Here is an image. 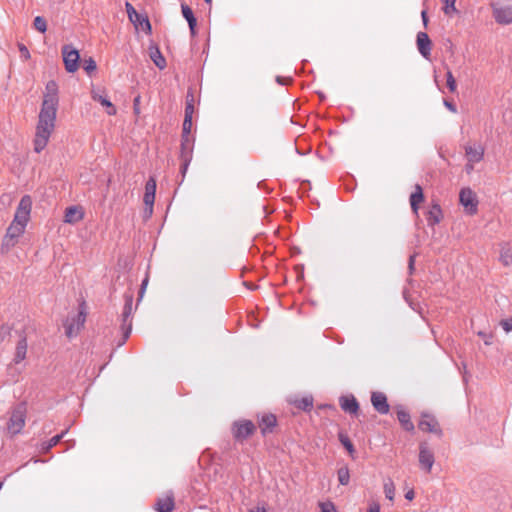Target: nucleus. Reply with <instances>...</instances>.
I'll return each instance as SVG.
<instances>
[{
	"instance_id": "62",
	"label": "nucleus",
	"mask_w": 512,
	"mask_h": 512,
	"mask_svg": "<svg viewBox=\"0 0 512 512\" xmlns=\"http://www.w3.org/2000/svg\"><path fill=\"white\" fill-rule=\"evenodd\" d=\"M367 512H380V505L377 503L370 505Z\"/></svg>"
},
{
	"instance_id": "53",
	"label": "nucleus",
	"mask_w": 512,
	"mask_h": 512,
	"mask_svg": "<svg viewBox=\"0 0 512 512\" xmlns=\"http://www.w3.org/2000/svg\"><path fill=\"white\" fill-rule=\"evenodd\" d=\"M478 336H480L481 338H483V340H484V344H485V345H487V346H488V345H491V343H492V341H491V339H492V335H491V334H488V333H486V332H484V331H479V332H478Z\"/></svg>"
},
{
	"instance_id": "43",
	"label": "nucleus",
	"mask_w": 512,
	"mask_h": 512,
	"mask_svg": "<svg viewBox=\"0 0 512 512\" xmlns=\"http://www.w3.org/2000/svg\"><path fill=\"white\" fill-rule=\"evenodd\" d=\"M446 83H447V87L450 92L453 93L456 91V88H457L456 80L450 70H447V73H446Z\"/></svg>"
},
{
	"instance_id": "42",
	"label": "nucleus",
	"mask_w": 512,
	"mask_h": 512,
	"mask_svg": "<svg viewBox=\"0 0 512 512\" xmlns=\"http://www.w3.org/2000/svg\"><path fill=\"white\" fill-rule=\"evenodd\" d=\"M444 4L443 6V12L446 15H450L451 13L457 12V9L455 7L456 0H441Z\"/></svg>"
},
{
	"instance_id": "35",
	"label": "nucleus",
	"mask_w": 512,
	"mask_h": 512,
	"mask_svg": "<svg viewBox=\"0 0 512 512\" xmlns=\"http://www.w3.org/2000/svg\"><path fill=\"white\" fill-rule=\"evenodd\" d=\"M499 260L504 266L512 264V251L506 245L501 248Z\"/></svg>"
},
{
	"instance_id": "38",
	"label": "nucleus",
	"mask_w": 512,
	"mask_h": 512,
	"mask_svg": "<svg viewBox=\"0 0 512 512\" xmlns=\"http://www.w3.org/2000/svg\"><path fill=\"white\" fill-rule=\"evenodd\" d=\"M17 243V240L14 238H10V236L6 235L4 236L2 243H1V252L7 253L11 248H13Z\"/></svg>"
},
{
	"instance_id": "37",
	"label": "nucleus",
	"mask_w": 512,
	"mask_h": 512,
	"mask_svg": "<svg viewBox=\"0 0 512 512\" xmlns=\"http://www.w3.org/2000/svg\"><path fill=\"white\" fill-rule=\"evenodd\" d=\"M383 489H384L385 497L388 500L393 501L394 496H395V486L391 479H388L387 481H385Z\"/></svg>"
},
{
	"instance_id": "10",
	"label": "nucleus",
	"mask_w": 512,
	"mask_h": 512,
	"mask_svg": "<svg viewBox=\"0 0 512 512\" xmlns=\"http://www.w3.org/2000/svg\"><path fill=\"white\" fill-rule=\"evenodd\" d=\"M434 462V453L428 448V444L426 442H421L419 444L420 467L429 473L431 472Z\"/></svg>"
},
{
	"instance_id": "2",
	"label": "nucleus",
	"mask_w": 512,
	"mask_h": 512,
	"mask_svg": "<svg viewBox=\"0 0 512 512\" xmlns=\"http://www.w3.org/2000/svg\"><path fill=\"white\" fill-rule=\"evenodd\" d=\"M27 405L25 401L19 402L13 407L11 416L7 422V430L13 437L21 433L26 421Z\"/></svg>"
},
{
	"instance_id": "28",
	"label": "nucleus",
	"mask_w": 512,
	"mask_h": 512,
	"mask_svg": "<svg viewBox=\"0 0 512 512\" xmlns=\"http://www.w3.org/2000/svg\"><path fill=\"white\" fill-rule=\"evenodd\" d=\"M424 200V194L422 187L420 185H416L415 191L410 195V205L411 209L414 212H417L419 204Z\"/></svg>"
},
{
	"instance_id": "14",
	"label": "nucleus",
	"mask_w": 512,
	"mask_h": 512,
	"mask_svg": "<svg viewBox=\"0 0 512 512\" xmlns=\"http://www.w3.org/2000/svg\"><path fill=\"white\" fill-rule=\"evenodd\" d=\"M397 419L402 426V428L410 433H413L415 431V426L413 422L411 421V417L409 412L404 408L403 405H397L395 407Z\"/></svg>"
},
{
	"instance_id": "15",
	"label": "nucleus",
	"mask_w": 512,
	"mask_h": 512,
	"mask_svg": "<svg viewBox=\"0 0 512 512\" xmlns=\"http://www.w3.org/2000/svg\"><path fill=\"white\" fill-rule=\"evenodd\" d=\"M175 507L174 495L170 491L163 498H158L154 504V508L157 512H172Z\"/></svg>"
},
{
	"instance_id": "34",
	"label": "nucleus",
	"mask_w": 512,
	"mask_h": 512,
	"mask_svg": "<svg viewBox=\"0 0 512 512\" xmlns=\"http://www.w3.org/2000/svg\"><path fill=\"white\" fill-rule=\"evenodd\" d=\"M86 313L84 309H80L76 315H74L71 319H69L70 323H74V327L76 331H79L85 323Z\"/></svg>"
},
{
	"instance_id": "18",
	"label": "nucleus",
	"mask_w": 512,
	"mask_h": 512,
	"mask_svg": "<svg viewBox=\"0 0 512 512\" xmlns=\"http://www.w3.org/2000/svg\"><path fill=\"white\" fill-rule=\"evenodd\" d=\"M276 425L277 418L274 414H264L259 420V427L263 436L272 433Z\"/></svg>"
},
{
	"instance_id": "8",
	"label": "nucleus",
	"mask_w": 512,
	"mask_h": 512,
	"mask_svg": "<svg viewBox=\"0 0 512 512\" xmlns=\"http://www.w3.org/2000/svg\"><path fill=\"white\" fill-rule=\"evenodd\" d=\"M418 427L422 431L436 434L439 438L443 436V430L438 420L428 412L421 413V420L418 423Z\"/></svg>"
},
{
	"instance_id": "6",
	"label": "nucleus",
	"mask_w": 512,
	"mask_h": 512,
	"mask_svg": "<svg viewBox=\"0 0 512 512\" xmlns=\"http://www.w3.org/2000/svg\"><path fill=\"white\" fill-rule=\"evenodd\" d=\"M32 201L29 195H24L16 208L14 218L12 222L23 225L25 228L28 224L30 213H31Z\"/></svg>"
},
{
	"instance_id": "4",
	"label": "nucleus",
	"mask_w": 512,
	"mask_h": 512,
	"mask_svg": "<svg viewBox=\"0 0 512 512\" xmlns=\"http://www.w3.org/2000/svg\"><path fill=\"white\" fill-rule=\"evenodd\" d=\"M256 431V426L251 420H236L231 425V433L236 442L242 443Z\"/></svg>"
},
{
	"instance_id": "41",
	"label": "nucleus",
	"mask_w": 512,
	"mask_h": 512,
	"mask_svg": "<svg viewBox=\"0 0 512 512\" xmlns=\"http://www.w3.org/2000/svg\"><path fill=\"white\" fill-rule=\"evenodd\" d=\"M192 128V119L184 118L182 124V134L181 138L190 139L189 135Z\"/></svg>"
},
{
	"instance_id": "58",
	"label": "nucleus",
	"mask_w": 512,
	"mask_h": 512,
	"mask_svg": "<svg viewBox=\"0 0 512 512\" xmlns=\"http://www.w3.org/2000/svg\"><path fill=\"white\" fill-rule=\"evenodd\" d=\"M296 271H297V281L303 280L304 279V265H297Z\"/></svg>"
},
{
	"instance_id": "7",
	"label": "nucleus",
	"mask_w": 512,
	"mask_h": 512,
	"mask_svg": "<svg viewBox=\"0 0 512 512\" xmlns=\"http://www.w3.org/2000/svg\"><path fill=\"white\" fill-rule=\"evenodd\" d=\"M459 202L463 206L465 212L469 215H474L478 211V199L474 191L465 187L459 192Z\"/></svg>"
},
{
	"instance_id": "63",
	"label": "nucleus",
	"mask_w": 512,
	"mask_h": 512,
	"mask_svg": "<svg viewBox=\"0 0 512 512\" xmlns=\"http://www.w3.org/2000/svg\"><path fill=\"white\" fill-rule=\"evenodd\" d=\"M289 81V78H286V77H283V76H277L276 77V82L280 85H286L287 82Z\"/></svg>"
},
{
	"instance_id": "33",
	"label": "nucleus",
	"mask_w": 512,
	"mask_h": 512,
	"mask_svg": "<svg viewBox=\"0 0 512 512\" xmlns=\"http://www.w3.org/2000/svg\"><path fill=\"white\" fill-rule=\"evenodd\" d=\"M46 93L44 94L45 99H55L59 100L58 98V85L54 80H50L46 84Z\"/></svg>"
},
{
	"instance_id": "60",
	"label": "nucleus",
	"mask_w": 512,
	"mask_h": 512,
	"mask_svg": "<svg viewBox=\"0 0 512 512\" xmlns=\"http://www.w3.org/2000/svg\"><path fill=\"white\" fill-rule=\"evenodd\" d=\"M405 499L408 500V501H412L414 498H415V492L413 489H409L405 495H404Z\"/></svg>"
},
{
	"instance_id": "51",
	"label": "nucleus",
	"mask_w": 512,
	"mask_h": 512,
	"mask_svg": "<svg viewBox=\"0 0 512 512\" xmlns=\"http://www.w3.org/2000/svg\"><path fill=\"white\" fill-rule=\"evenodd\" d=\"M19 52L21 57L25 60L30 58V52L28 48L23 43H18Z\"/></svg>"
},
{
	"instance_id": "20",
	"label": "nucleus",
	"mask_w": 512,
	"mask_h": 512,
	"mask_svg": "<svg viewBox=\"0 0 512 512\" xmlns=\"http://www.w3.org/2000/svg\"><path fill=\"white\" fill-rule=\"evenodd\" d=\"M27 338L25 335H21L15 349L13 361L15 364L21 363L26 358L27 354Z\"/></svg>"
},
{
	"instance_id": "21",
	"label": "nucleus",
	"mask_w": 512,
	"mask_h": 512,
	"mask_svg": "<svg viewBox=\"0 0 512 512\" xmlns=\"http://www.w3.org/2000/svg\"><path fill=\"white\" fill-rule=\"evenodd\" d=\"M157 183L156 179L152 176L149 177L145 184V192L143 197L144 204H151V202H155Z\"/></svg>"
},
{
	"instance_id": "26",
	"label": "nucleus",
	"mask_w": 512,
	"mask_h": 512,
	"mask_svg": "<svg viewBox=\"0 0 512 512\" xmlns=\"http://www.w3.org/2000/svg\"><path fill=\"white\" fill-rule=\"evenodd\" d=\"M93 99L106 108V113L108 115L112 116L117 113L116 107L106 95L93 94Z\"/></svg>"
},
{
	"instance_id": "50",
	"label": "nucleus",
	"mask_w": 512,
	"mask_h": 512,
	"mask_svg": "<svg viewBox=\"0 0 512 512\" xmlns=\"http://www.w3.org/2000/svg\"><path fill=\"white\" fill-rule=\"evenodd\" d=\"M191 161L192 160H189V156H185V160H181L180 172H181L183 178L186 175V172L188 170V167H189Z\"/></svg>"
},
{
	"instance_id": "39",
	"label": "nucleus",
	"mask_w": 512,
	"mask_h": 512,
	"mask_svg": "<svg viewBox=\"0 0 512 512\" xmlns=\"http://www.w3.org/2000/svg\"><path fill=\"white\" fill-rule=\"evenodd\" d=\"M34 28L40 33H45L47 31V23L44 17L36 16L33 21Z\"/></svg>"
},
{
	"instance_id": "5",
	"label": "nucleus",
	"mask_w": 512,
	"mask_h": 512,
	"mask_svg": "<svg viewBox=\"0 0 512 512\" xmlns=\"http://www.w3.org/2000/svg\"><path fill=\"white\" fill-rule=\"evenodd\" d=\"M62 58L65 70L68 73H74L78 70L80 64V53L71 44L62 47Z\"/></svg>"
},
{
	"instance_id": "45",
	"label": "nucleus",
	"mask_w": 512,
	"mask_h": 512,
	"mask_svg": "<svg viewBox=\"0 0 512 512\" xmlns=\"http://www.w3.org/2000/svg\"><path fill=\"white\" fill-rule=\"evenodd\" d=\"M64 327L65 334L68 338H72L78 333V331H76V328L74 327V323H70L69 319H67L66 322L64 323Z\"/></svg>"
},
{
	"instance_id": "49",
	"label": "nucleus",
	"mask_w": 512,
	"mask_h": 512,
	"mask_svg": "<svg viewBox=\"0 0 512 512\" xmlns=\"http://www.w3.org/2000/svg\"><path fill=\"white\" fill-rule=\"evenodd\" d=\"M500 325L505 332H507V333L511 332L512 331V317L501 320Z\"/></svg>"
},
{
	"instance_id": "29",
	"label": "nucleus",
	"mask_w": 512,
	"mask_h": 512,
	"mask_svg": "<svg viewBox=\"0 0 512 512\" xmlns=\"http://www.w3.org/2000/svg\"><path fill=\"white\" fill-rule=\"evenodd\" d=\"M68 429L63 430L61 433L53 436L49 441L43 442L41 445V450L44 453L49 452L54 446H56L67 433Z\"/></svg>"
},
{
	"instance_id": "30",
	"label": "nucleus",
	"mask_w": 512,
	"mask_h": 512,
	"mask_svg": "<svg viewBox=\"0 0 512 512\" xmlns=\"http://www.w3.org/2000/svg\"><path fill=\"white\" fill-rule=\"evenodd\" d=\"M337 479L340 485L347 486L350 482V470L347 464L337 469Z\"/></svg>"
},
{
	"instance_id": "64",
	"label": "nucleus",
	"mask_w": 512,
	"mask_h": 512,
	"mask_svg": "<svg viewBox=\"0 0 512 512\" xmlns=\"http://www.w3.org/2000/svg\"><path fill=\"white\" fill-rule=\"evenodd\" d=\"M248 512H267V511H266V508L264 506H262L261 508L260 507L252 508V509L248 510Z\"/></svg>"
},
{
	"instance_id": "54",
	"label": "nucleus",
	"mask_w": 512,
	"mask_h": 512,
	"mask_svg": "<svg viewBox=\"0 0 512 512\" xmlns=\"http://www.w3.org/2000/svg\"><path fill=\"white\" fill-rule=\"evenodd\" d=\"M140 99L139 95L133 99V111L136 115L140 114Z\"/></svg>"
},
{
	"instance_id": "36",
	"label": "nucleus",
	"mask_w": 512,
	"mask_h": 512,
	"mask_svg": "<svg viewBox=\"0 0 512 512\" xmlns=\"http://www.w3.org/2000/svg\"><path fill=\"white\" fill-rule=\"evenodd\" d=\"M181 12L182 16L184 17L188 24L192 23L193 25L195 22H197L193 10L187 4H181Z\"/></svg>"
},
{
	"instance_id": "12",
	"label": "nucleus",
	"mask_w": 512,
	"mask_h": 512,
	"mask_svg": "<svg viewBox=\"0 0 512 512\" xmlns=\"http://www.w3.org/2000/svg\"><path fill=\"white\" fill-rule=\"evenodd\" d=\"M416 44L419 53L425 59H429L431 56L432 42L426 32H418L416 36Z\"/></svg>"
},
{
	"instance_id": "47",
	"label": "nucleus",
	"mask_w": 512,
	"mask_h": 512,
	"mask_svg": "<svg viewBox=\"0 0 512 512\" xmlns=\"http://www.w3.org/2000/svg\"><path fill=\"white\" fill-rule=\"evenodd\" d=\"M144 32L150 34L152 32V26L149 18H141L140 24L138 25Z\"/></svg>"
},
{
	"instance_id": "27",
	"label": "nucleus",
	"mask_w": 512,
	"mask_h": 512,
	"mask_svg": "<svg viewBox=\"0 0 512 512\" xmlns=\"http://www.w3.org/2000/svg\"><path fill=\"white\" fill-rule=\"evenodd\" d=\"M125 9L128 15L129 20L136 26L140 24L141 18H147L146 15L140 14L136 11L134 6L130 2L125 3Z\"/></svg>"
},
{
	"instance_id": "31",
	"label": "nucleus",
	"mask_w": 512,
	"mask_h": 512,
	"mask_svg": "<svg viewBox=\"0 0 512 512\" xmlns=\"http://www.w3.org/2000/svg\"><path fill=\"white\" fill-rule=\"evenodd\" d=\"M338 440L343 445V447L347 450V452L350 454V456L352 458H354L353 454L355 452V447H354L352 441L350 440V438L348 437V435L345 434L344 432L340 431L338 433Z\"/></svg>"
},
{
	"instance_id": "1",
	"label": "nucleus",
	"mask_w": 512,
	"mask_h": 512,
	"mask_svg": "<svg viewBox=\"0 0 512 512\" xmlns=\"http://www.w3.org/2000/svg\"><path fill=\"white\" fill-rule=\"evenodd\" d=\"M133 293L126 292L124 294V307L121 313V330H122V339L119 342V346L123 345L127 339L130 337L132 332V312H133Z\"/></svg>"
},
{
	"instance_id": "3",
	"label": "nucleus",
	"mask_w": 512,
	"mask_h": 512,
	"mask_svg": "<svg viewBox=\"0 0 512 512\" xmlns=\"http://www.w3.org/2000/svg\"><path fill=\"white\" fill-rule=\"evenodd\" d=\"M58 102L59 100L43 98L37 124L55 127Z\"/></svg>"
},
{
	"instance_id": "22",
	"label": "nucleus",
	"mask_w": 512,
	"mask_h": 512,
	"mask_svg": "<svg viewBox=\"0 0 512 512\" xmlns=\"http://www.w3.org/2000/svg\"><path fill=\"white\" fill-rule=\"evenodd\" d=\"M442 218V209L439 204H434L426 214L427 225L433 227L437 225Z\"/></svg>"
},
{
	"instance_id": "25",
	"label": "nucleus",
	"mask_w": 512,
	"mask_h": 512,
	"mask_svg": "<svg viewBox=\"0 0 512 512\" xmlns=\"http://www.w3.org/2000/svg\"><path fill=\"white\" fill-rule=\"evenodd\" d=\"M290 403L304 412H310L313 408V397L304 396L301 399L291 400Z\"/></svg>"
},
{
	"instance_id": "24",
	"label": "nucleus",
	"mask_w": 512,
	"mask_h": 512,
	"mask_svg": "<svg viewBox=\"0 0 512 512\" xmlns=\"http://www.w3.org/2000/svg\"><path fill=\"white\" fill-rule=\"evenodd\" d=\"M150 58L160 70L166 67V60L159 50L158 46H150L149 47Z\"/></svg>"
},
{
	"instance_id": "52",
	"label": "nucleus",
	"mask_w": 512,
	"mask_h": 512,
	"mask_svg": "<svg viewBox=\"0 0 512 512\" xmlns=\"http://www.w3.org/2000/svg\"><path fill=\"white\" fill-rule=\"evenodd\" d=\"M415 258L416 254L410 255L408 259V273L412 275L415 271Z\"/></svg>"
},
{
	"instance_id": "48",
	"label": "nucleus",
	"mask_w": 512,
	"mask_h": 512,
	"mask_svg": "<svg viewBox=\"0 0 512 512\" xmlns=\"http://www.w3.org/2000/svg\"><path fill=\"white\" fill-rule=\"evenodd\" d=\"M11 327L8 324L2 323L0 325V342L10 335Z\"/></svg>"
},
{
	"instance_id": "57",
	"label": "nucleus",
	"mask_w": 512,
	"mask_h": 512,
	"mask_svg": "<svg viewBox=\"0 0 512 512\" xmlns=\"http://www.w3.org/2000/svg\"><path fill=\"white\" fill-rule=\"evenodd\" d=\"M145 205V208H144V214L146 217H151L152 214H153V207H154V202H151V204H144Z\"/></svg>"
},
{
	"instance_id": "11",
	"label": "nucleus",
	"mask_w": 512,
	"mask_h": 512,
	"mask_svg": "<svg viewBox=\"0 0 512 512\" xmlns=\"http://www.w3.org/2000/svg\"><path fill=\"white\" fill-rule=\"evenodd\" d=\"M371 404L381 415H386L390 411L387 396L383 392L373 391L371 393Z\"/></svg>"
},
{
	"instance_id": "40",
	"label": "nucleus",
	"mask_w": 512,
	"mask_h": 512,
	"mask_svg": "<svg viewBox=\"0 0 512 512\" xmlns=\"http://www.w3.org/2000/svg\"><path fill=\"white\" fill-rule=\"evenodd\" d=\"M83 69L88 75H90L92 72H94L97 69L96 61L92 57L84 59Z\"/></svg>"
},
{
	"instance_id": "9",
	"label": "nucleus",
	"mask_w": 512,
	"mask_h": 512,
	"mask_svg": "<svg viewBox=\"0 0 512 512\" xmlns=\"http://www.w3.org/2000/svg\"><path fill=\"white\" fill-rule=\"evenodd\" d=\"M53 129V127L37 124L36 133L33 140L34 151L36 153H40L45 149Z\"/></svg>"
},
{
	"instance_id": "32",
	"label": "nucleus",
	"mask_w": 512,
	"mask_h": 512,
	"mask_svg": "<svg viewBox=\"0 0 512 512\" xmlns=\"http://www.w3.org/2000/svg\"><path fill=\"white\" fill-rule=\"evenodd\" d=\"M25 232V227L21 224H16L15 222H11L9 227L7 228L6 235L10 236V238H14L18 240V238Z\"/></svg>"
},
{
	"instance_id": "16",
	"label": "nucleus",
	"mask_w": 512,
	"mask_h": 512,
	"mask_svg": "<svg viewBox=\"0 0 512 512\" xmlns=\"http://www.w3.org/2000/svg\"><path fill=\"white\" fill-rule=\"evenodd\" d=\"M84 217L83 209L80 206L72 205L65 209L64 222L76 224Z\"/></svg>"
},
{
	"instance_id": "13",
	"label": "nucleus",
	"mask_w": 512,
	"mask_h": 512,
	"mask_svg": "<svg viewBox=\"0 0 512 512\" xmlns=\"http://www.w3.org/2000/svg\"><path fill=\"white\" fill-rule=\"evenodd\" d=\"M339 405L341 409L352 415H357L360 409L359 402L354 395H343L339 398Z\"/></svg>"
},
{
	"instance_id": "55",
	"label": "nucleus",
	"mask_w": 512,
	"mask_h": 512,
	"mask_svg": "<svg viewBox=\"0 0 512 512\" xmlns=\"http://www.w3.org/2000/svg\"><path fill=\"white\" fill-rule=\"evenodd\" d=\"M147 284H148V276H146L141 282L140 291H139V300L143 297L146 287H147Z\"/></svg>"
},
{
	"instance_id": "59",
	"label": "nucleus",
	"mask_w": 512,
	"mask_h": 512,
	"mask_svg": "<svg viewBox=\"0 0 512 512\" xmlns=\"http://www.w3.org/2000/svg\"><path fill=\"white\" fill-rule=\"evenodd\" d=\"M476 162H469V160H467V163L465 164V171L467 174H471L474 170V164Z\"/></svg>"
},
{
	"instance_id": "44",
	"label": "nucleus",
	"mask_w": 512,
	"mask_h": 512,
	"mask_svg": "<svg viewBox=\"0 0 512 512\" xmlns=\"http://www.w3.org/2000/svg\"><path fill=\"white\" fill-rule=\"evenodd\" d=\"M194 96L191 95V100H186L185 103V114L184 118L192 119L193 113H194Z\"/></svg>"
},
{
	"instance_id": "56",
	"label": "nucleus",
	"mask_w": 512,
	"mask_h": 512,
	"mask_svg": "<svg viewBox=\"0 0 512 512\" xmlns=\"http://www.w3.org/2000/svg\"><path fill=\"white\" fill-rule=\"evenodd\" d=\"M443 103H444V106H445L449 111H451V112H453V113H456V112H457V107H456V105H455L453 102H451V101H448V100L444 99V102H443Z\"/></svg>"
},
{
	"instance_id": "46",
	"label": "nucleus",
	"mask_w": 512,
	"mask_h": 512,
	"mask_svg": "<svg viewBox=\"0 0 512 512\" xmlns=\"http://www.w3.org/2000/svg\"><path fill=\"white\" fill-rule=\"evenodd\" d=\"M321 512H337L333 502L325 501L319 503Z\"/></svg>"
},
{
	"instance_id": "61",
	"label": "nucleus",
	"mask_w": 512,
	"mask_h": 512,
	"mask_svg": "<svg viewBox=\"0 0 512 512\" xmlns=\"http://www.w3.org/2000/svg\"><path fill=\"white\" fill-rule=\"evenodd\" d=\"M421 18H422L423 25H424V27L426 28V27H427V25H428V21H429V19H428V15H427V11H426V10H422V12H421Z\"/></svg>"
},
{
	"instance_id": "19",
	"label": "nucleus",
	"mask_w": 512,
	"mask_h": 512,
	"mask_svg": "<svg viewBox=\"0 0 512 512\" xmlns=\"http://www.w3.org/2000/svg\"><path fill=\"white\" fill-rule=\"evenodd\" d=\"M493 15L497 23L510 24L512 23V6L495 8Z\"/></svg>"
},
{
	"instance_id": "23",
	"label": "nucleus",
	"mask_w": 512,
	"mask_h": 512,
	"mask_svg": "<svg viewBox=\"0 0 512 512\" xmlns=\"http://www.w3.org/2000/svg\"><path fill=\"white\" fill-rule=\"evenodd\" d=\"M194 139L181 138L180 144V160H185V156H189V160L193 158Z\"/></svg>"
},
{
	"instance_id": "17",
	"label": "nucleus",
	"mask_w": 512,
	"mask_h": 512,
	"mask_svg": "<svg viewBox=\"0 0 512 512\" xmlns=\"http://www.w3.org/2000/svg\"><path fill=\"white\" fill-rule=\"evenodd\" d=\"M464 150H465V156H466L467 160H469V162L479 163L484 158L485 149L481 144H478L477 146L476 145H474V146L466 145L464 147Z\"/></svg>"
}]
</instances>
